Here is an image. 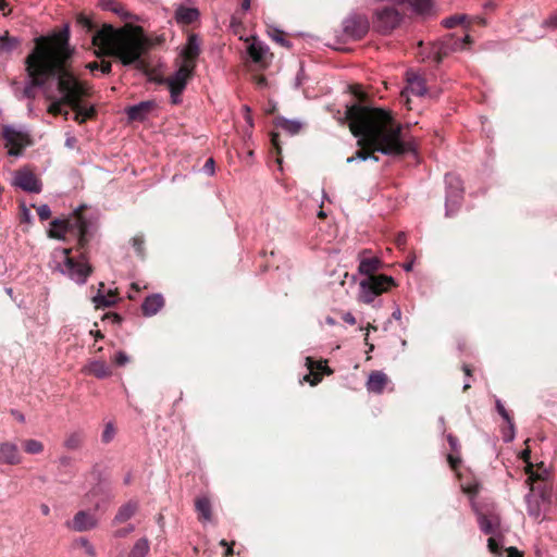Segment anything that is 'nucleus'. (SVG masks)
I'll use <instances>...</instances> for the list:
<instances>
[{
  "instance_id": "12",
  "label": "nucleus",
  "mask_w": 557,
  "mask_h": 557,
  "mask_svg": "<svg viewBox=\"0 0 557 557\" xmlns=\"http://www.w3.org/2000/svg\"><path fill=\"white\" fill-rule=\"evenodd\" d=\"M13 184L27 193L38 194L42 189L40 180L29 170L16 171Z\"/></svg>"
},
{
  "instance_id": "38",
  "label": "nucleus",
  "mask_w": 557,
  "mask_h": 557,
  "mask_svg": "<svg viewBox=\"0 0 557 557\" xmlns=\"http://www.w3.org/2000/svg\"><path fill=\"white\" fill-rule=\"evenodd\" d=\"M525 502L528 505L527 510H528L529 516L537 519L541 515L540 505H539V502L536 499H534V496L532 493H529L525 496Z\"/></svg>"
},
{
  "instance_id": "11",
  "label": "nucleus",
  "mask_w": 557,
  "mask_h": 557,
  "mask_svg": "<svg viewBox=\"0 0 557 557\" xmlns=\"http://www.w3.org/2000/svg\"><path fill=\"white\" fill-rule=\"evenodd\" d=\"M369 20L362 14H350L343 21V32L347 38L359 40L369 30Z\"/></svg>"
},
{
  "instance_id": "52",
  "label": "nucleus",
  "mask_w": 557,
  "mask_h": 557,
  "mask_svg": "<svg viewBox=\"0 0 557 557\" xmlns=\"http://www.w3.org/2000/svg\"><path fill=\"white\" fill-rule=\"evenodd\" d=\"M278 137H280V135L277 133H274V132L271 133V144L277 154L281 153V144H280Z\"/></svg>"
},
{
  "instance_id": "53",
  "label": "nucleus",
  "mask_w": 557,
  "mask_h": 557,
  "mask_svg": "<svg viewBox=\"0 0 557 557\" xmlns=\"http://www.w3.org/2000/svg\"><path fill=\"white\" fill-rule=\"evenodd\" d=\"M487 547H488L490 552L493 553V554H498L499 553V545H498L497 541L494 537H490L487 540Z\"/></svg>"
},
{
  "instance_id": "62",
  "label": "nucleus",
  "mask_w": 557,
  "mask_h": 557,
  "mask_svg": "<svg viewBox=\"0 0 557 557\" xmlns=\"http://www.w3.org/2000/svg\"><path fill=\"white\" fill-rule=\"evenodd\" d=\"M59 463L63 467H69L72 463V458L69 456H62L59 458Z\"/></svg>"
},
{
  "instance_id": "16",
  "label": "nucleus",
  "mask_w": 557,
  "mask_h": 557,
  "mask_svg": "<svg viewBox=\"0 0 557 557\" xmlns=\"http://www.w3.org/2000/svg\"><path fill=\"white\" fill-rule=\"evenodd\" d=\"M199 53L200 40L196 34H190L187 38L186 46L182 50V57L184 58L183 65H189L190 69L195 70Z\"/></svg>"
},
{
  "instance_id": "46",
  "label": "nucleus",
  "mask_w": 557,
  "mask_h": 557,
  "mask_svg": "<svg viewBox=\"0 0 557 557\" xmlns=\"http://www.w3.org/2000/svg\"><path fill=\"white\" fill-rule=\"evenodd\" d=\"M115 434V430L112 423H108L102 432V442L110 443Z\"/></svg>"
},
{
  "instance_id": "24",
  "label": "nucleus",
  "mask_w": 557,
  "mask_h": 557,
  "mask_svg": "<svg viewBox=\"0 0 557 557\" xmlns=\"http://www.w3.org/2000/svg\"><path fill=\"white\" fill-rule=\"evenodd\" d=\"M407 91L414 96H424L426 94L425 81L417 74H408Z\"/></svg>"
},
{
  "instance_id": "31",
  "label": "nucleus",
  "mask_w": 557,
  "mask_h": 557,
  "mask_svg": "<svg viewBox=\"0 0 557 557\" xmlns=\"http://www.w3.org/2000/svg\"><path fill=\"white\" fill-rule=\"evenodd\" d=\"M196 511L203 521H210L212 518L211 503L207 497H199L195 503Z\"/></svg>"
},
{
  "instance_id": "37",
  "label": "nucleus",
  "mask_w": 557,
  "mask_h": 557,
  "mask_svg": "<svg viewBox=\"0 0 557 557\" xmlns=\"http://www.w3.org/2000/svg\"><path fill=\"white\" fill-rule=\"evenodd\" d=\"M92 302L97 309L110 308L115 305V299L113 295L104 296L99 289L97 295L92 297Z\"/></svg>"
},
{
  "instance_id": "33",
  "label": "nucleus",
  "mask_w": 557,
  "mask_h": 557,
  "mask_svg": "<svg viewBox=\"0 0 557 557\" xmlns=\"http://www.w3.org/2000/svg\"><path fill=\"white\" fill-rule=\"evenodd\" d=\"M84 438L85 435L82 431L72 432L66 436L64 447L70 450H76L82 447Z\"/></svg>"
},
{
  "instance_id": "47",
  "label": "nucleus",
  "mask_w": 557,
  "mask_h": 557,
  "mask_svg": "<svg viewBox=\"0 0 557 557\" xmlns=\"http://www.w3.org/2000/svg\"><path fill=\"white\" fill-rule=\"evenodd\" d=\"M116 366L123 367L129 362V357L124 351H117L113 358Z\"/></svg>"
},
{
  "instance_id": "61",
  "label": "nucleus",
  "mask_w": 557,
  "mask_h": 557,
  "mask_svg": "<svg viewBox=\"0 0 557 557\" xmlns=\"http://www.w3.org/2000/svg\"><path fill=\"white\" fill-rule=\"evenodd\" d=\"M395 243L398 247H401L406 244V234L405 233H398L395 239Z\"/></svg>"
},
{
  "instance_id": "8",
  "label": "nucleus",
  "mask_w": 557,
  "mask_h": 557,
  "mask_svg": "<svg viewBox=\"0 0 557 557\" xmlns=\"http://www.w3.org/2000/svg\"><path fill=\"white\" fill-rule=\"evenodd\" d=\"M113 498L114 495L110 483L104 479H99L98 482L85 494V499L96 511L106 510Z\"/></svg>"
},
{
  "instance_id": "36",
  "label": "nucleus",
  "mask_w": 557,
  "mask_h": 557,
  "mask_svg": "<svg viewBox=\"0 0 557 557\" xmlns=\"http://www.w3.org/2000/svg\"><path fill=\"white\" fill-rule=\"evenodd\" d=\"M149 552V542L146 537H141L134 544L131 549L129 557H145Z\"/></svg>"
},
{
  "instance_id": "6",
  "label": "nucleus",
  "mask_w": 557,
  "mask_h": 557,
  "mask_svg": "<svg viewBox=\"0 0 557 557\" xmlns=\"http://www.w3.org/2000/svg\"><path fill=\"white\" fill-rule=\"evenodd\" d=\"M70 248H62L55 251V255L59 253L62 260L57 262L54 270L66 275L75 283L83 285L92 273V268L85 261L70 257Z\"/></svg>"
},
{
  "instance_id": "26",
  "label": "nucleus",
  "mask_w": 557,
  "mask_h": 557,
  "mask_svg": "<svg viewBox=\"0 0 557 557\" xmlns=\"http://www.w3.org/2000/svg\"><path fill=\"white\" fill-rule=\"evenodd\" d=\"M478 523L480 530L484 534H494L499 525V518L497 516H486L484 513H479Z\"/></svg>"
},
{
  "instance_id": "56",
  "label": "nucleus",
  "mask_w": 557,
  "mask_h": 557,
  "mask_svg": "<svg viewBox=\"0 0 557 557\" xmlns=\"http://www.w3.org/2000/svg\"><path fill=\"white\" fill-rule=\"evenodd\" d=\"M447 441L449 443V446H450L451 450L454 453H458L459 451V442H458L457 437H455L454 435L449 434L447 436Z\"/></svg>"
},
{
  "instance_id": "3",
  "label": "nucleus",
  "mask_w": 557,
  "mask_h": 557,
  "mask_svg": "<svg viewBox=\"0 0 557 557\" xmlns=\"http://www.w3.org/2000/svg\"><path fill=\"white\" fill-rule=\"evenodd\" d=\"M91 42L98 47L97 57L110 55L119 59L124 66L134 65L137 70L146 69L144 55L150 47L149 39L141 28L115 29L110 24H104L94 35Z\"/></svg>"
},
{
  "instance_id": "55",
  "label": "nucleus",
  "mask_w": 557,
  "mask_h": 557,
  "mask_svg": "<svg viewBox=\"0 0 557 557\" xmlns=\"http://www.w3.org/2000/svg\"><path fill=\"white\" fill-rule=\"evenodd\" d=\"M203 171L209 174V175H213L214 174V160L213 158H209L205 165H203Z\"/></svg>"
},
{
  "instance_id": "2",
  "label": "nucleus",
  "mask_w": 557,
  "mask_h": 557,
  "mask_svg": "<svg viewBox=\"0 0 557 557\" xmlns=\"http://www.w3.org/2000/svg\"><path fill=\"white\" fill-rule=\"evenodd\" d=\"M71 55L72 50L67 44V35L64 37L60 35L53 39L36 38V46L25 60L29 82L23 89V97L34 99L35 88L39 87L44 89L47 99H52L53 92L47 86V82L50 78H55L59 86L60 77L63 74H70L66 63Z\"/></svg>"
},
{
  "instance_id": "1",
  "label": "nucleus",
  "mask_w": 557,
  "mask_h": 557,
  "mask_svg": "<svg viewBox=\"0 0 557 557\" xmlns=\"http://www.w3.org/2000/svg\"><path fill=\"white\" fill-rule=\"evenodd\" d=\"M344 120L348 122L360 147L354 156L347 158V163L368 159L377 162L375 151L385 156H401L414 151L412 143L403 139L400 124L385 110L354 103L346 107Z\"/></svg>"
},
{
  "instance_id": "54",
  "label": "nucleus",
  "mask_w": 557,
  "mask_h": 557,
  "mask_svg": "<svg viewBox=\"0 0 557 557\" xmlns=\"http://www.w3.org/2000/svg\"><path fill=\"white\" fill-rule=\"evenodd\" d=\"M447 460L453 469H457L461 462L460 457L454 454L448 455Z\"/></svg>"
},
{
  "instance_id": "23",
  "label": "nucleus",
  "mask_w": 557,
  "mask_h": 557,
  "mask_svg": "<svg viewBox=\"0 0 557 557\" xmlns=\"http://www.w3.org/2000/svg\"><path fill=\"white\" fill-rule=\"evenodd\" d=\"M137 510H138V502H136V500L127 502L126 504L122 505L119 508V510L113 519V523L117 524V523L126 522L127 520H129L132 517L135 516Z\"/></svg>"
},
{
  "instance_id": "40",
  "label": "nucleus",
  "mask_w": 557,
  "mask_h": 557,
  "mask_svg": "<svg viewBox=\"0 0 557 557\" xmlns=\"http://www.w3.org/2000/svg\"><path fill=\"white\" fill-rule=\"evenodd\" d=\"M468 16L466 14L453 15L443 21V25L447 28H453L456 25L462 24Z\"/></svg>"
},
{
  "instance_id": "45",
  "label": "nucleus",
  "mask_w": 557,
  "mask_h": 557,
  "mask_svg": "<svg viewBox=\"0 0 557 557\" xmlns=\"http://www.w3.org/2000/svg\"><path fill=\"white\" fill-rule=\"evenodd\" d=\"M496 411L498 414L506 421L510 422L512 421V418L510 417L509 412L506 410L505 406L503 405L500 399H496L495 401Z\"/></svg>"
},
{
  "instance_id": "35",
  "label": "nucleus",
  "mask_w": 557,
  "mask_h": 557,
  "mask_svg": "<svg viewBox=\"0 0 557 557\" xmlns=\"http://www.w3.org/2000/svg\"><path fill=\"white\" fill-rule=\"evenodd\" d=\"M463 49V45L460 38L455 37L453 35L448 36L442 46L443 52L446 54L448 52H456Z\"/></svg>"
},
{
  "instance_id": "64",
  "label": "nucleus",
  "mask_w": 557,
  "mask_h": 557,
  "mask_svg": "<svg viewBox=\"0 0 557 557\" xmlns=\"http://www.w3.org/2000/svg\"><path fill=\"white\" fill-rule=\"evenodd\" d=\"M251 0H240V8L243 11H248L250 9Z\"/></svg>"
},
{
  "instance_id": "49",
  "label": "nucleus",
  "mask_w": 557,
  "mask_h": 557,
  "mask_svg": "<svg viewBox=\"0 0 557 557\" xmlns=\"http://www.w3.org/2000/svg\"><path fill=\"white\" fill-rule=\"evenodd\" d=\"M507 424H508V431H506L504 433V441L506 443H509V442L513 441V438H515V424H513V421L507 422Z\"/></svg>"
},
{
  "instance_id": "17",
  "label": "nucleus",
  "mask_w": 557,
  "mask_h": 557,
  "mask_svg": "<svg viewBox=\"0 0 557 557\" xmlns=\"http://www.w3.org/2000/svg\"><path fill=\"white\" fill-rule=\"evenodd\" d=\"M22 462V456L16 444L0 443V465L15 466Z\"/></svg>"
},
{
  "instance_id": "51",
  "label": "nucleus",
  "mask_w": 557,
  "mask_h": 557,
  "mask_svg": "<svg viewBox=\"0 0 557 557\" xmlns=\"http://www.w3.org/2000/svg\"><path fill=\"white\" fill-rule=\"evenodd\" d=\"M542 25L547 28L557 29V13L543 21Z\"/></svg>"
},
{
  "instance_id": "44",
  "label": "nucleus",
  "mask_w": 557,
  "mask_h": 557,
  "mask_svg": "<svg viewBox=\"0 0 557 557\" xmlns=\"http://www.w3.org/2000/svg\"><path fill=\"white\" fill-rule=\"evenodd\" d=\"M77 24L85 28L87 32H91L96 27L92 20L85 14H79L77 16Z\"/></svg>"
},
{
  "instance_id": "21",
  "label": "nucleus",
  "mask_w": 557,
  "mask_h": 557,
  "mask_svg": "<svg viewBox=\"0 0 557 557\" xmlns=\"http://www.w3.org/2000/svg\"><path fill=\"white\" fill-rule=\"evenodd\" d=\"M154 107L156 103L153 101H141L128 107L126 114L131 121H144Z\"/></svg>"
},
{
  "instance_id": "41",
  "label": "nucleus",
  "mask_w": 557,
  "mask_h": 557,
  "mask_svg": "<svg viewBox=\"0 0 557 557\" xmlns=\"http://www.w3.org/2000/svg\"><path fill=\"white\" fill-rule=\"evenodd\" d=\"M60 95H61L60 99H55V97L53 96V98L51 99L52 102L48 107V112L53 115L61 114L62 113V104H66L63 101V95L62 94H60Z\"/></svg>"
},
{
  "instance_id": "10",
  "label": "nucleus",
  "mask_w": 557,
  "mask_h": 557,
  "mask_svg": "<svg viewBox=\"0 0 557 557\" xmlns=\"http://www.w3.org/2000/svg\"><path fill=\"white\" fill-rule=\"evenodd\" d=\"M403 16L395 8L384 7L374 13L373 25L381 34H389L401 23Z\"/></svg>"
},
{
  "instance_id": "60",
  "label": "nucleus",
  "mask_w": 557,
  "mask_h": 557,
  "mask_svg": "<svg viewBox=\"0 0 557 557\" xmlns=\"http://www.w3.org/2000/svg\"><path fill=\"white\" fill-rule=\"evenodd\" d=\"M507 557H522V554L513 546L506 549Z\"/></svg>"
},
{
  "instance_id": "20",
  "label": "nucleus",
  "mask_w": 557,
  "mask_h": 557,
  "mask_svg": "<svg viewBox=\"0 0 557 557\" xmlns=\"http://www.w3.org/2000/svg\"><path fill=\"white\" fill-rule=\"evenodd\" d=\"M82 372L88 375H94L97 379H107L112 375V370L102 360H90L83 369Z\"/></svg>"
},
{
  "instance_id": "28",
  "label": "nucleus",
  "mask_w": 557,
  "mask_h": 557,
  "mask_svg": "<svg viewBox=\"0 0 557 557\" xmlns=\"http://www.w3.org/2000/svg\"><path fill=\"white\" fill-rule=\"evenodd\" d=\"M99 5L104 11H111L123 20H129L131 13L116 0H99Z\"/></svg>"
},
{
  "instance_id": "39",
  "label": "nucleus",
  "mask_w": 557,
  "mask_h": 557,
  "mask_svg": "<svg viewBox=\"0 0 557 557\" xmlns=\"http://www.w3.org/2000/svg\"><path fill=\"white\" fill-rule=\"evenodd\" d=\"M24 449L27 454L37 455L42 453L44 445L37 440H26L23 443Z\"/></svg>"
},
{
  "instance_id": "22",
  "label": "nucleus",
  "mask_w": 557,
  "mask_h": 557,
  "mask_svg": "<svg viewBox=\"0 0 557 557\" xmlns=\"http://www.w3.org/2000/svg\"><path fill=\"white\" fill-rule=\"evenodd\" d=\"M164 305V299L160 294H153L145 298L141 305V311L145 317L154 315Z\"/></svg>"
},
{
  "instance_id": "58",
  "label": "nucleus",
  "mask_w": 557,
  "mask_h": 557,
  "mask_svg": "<svg viewBox=\"0 0 557 557\" xmlns=\"http://www.w3.org/2000/svg\"><path fill=\"white\" fill-rule=\"evenodd\" d=\"M100 71L103 73V74H109L111 72V69H112V65H111V62L109 61H102L100 63Z\"/></svg>"
},
{
  "instance_id": "43",
  "label": "nucleus",
  "mask_w": 557,
  "mask_h": 557,
  "mask_svg": "<svg viewBox=\"0 0 557 557\" xmlns=\"http://www.w3.org/2000/svg\"><path fill=\"white\" fill-rule=\"evenodd\" d=\"M132 245L139 257H144L145 238L143 235H136L132 238Z\"/></svg>"
},
{
  "instance_id": "25",
  "label": "nucleus",
  "mask_w": 557,
  "mask_h": 557,
  "mask_svg": "<svg viewBox=\"0 0 557 557\" xmlns=\"http://www.w3.org/2000/svg\"><path fill=\"white\" fill-rule=\"evenodd\" d=\"M306 363L310 372L305 375L304 380L310 382L311 385H315L321 381V374L313 372L314 369L331 373V370H329L326 366L322 364V362L315 363L310 357L306 358Z\"/></svg>"
},
{
  "instance_id": "34",
  "label": "nucleus",
  "mask_w": 557,
  "mask_h": 557,
  "mask_svg": "<svg viewBox=\"0 0 557 557\" xmlns=\"http://www.w3.org/2000/svg\"><path fill=\"white\" fill-rule=\"evenodd\" d=\"M267 51L268 48L261 41L257 40L252 41L248 47V53L255 62L262 61Z\"/></svg>"
},
{
  "instance_id": "19",
  "label": "nucleus",
  "mask_w": 557,
  "mask_h": 557,
  "mask_svg": "<svg viewBox=\"0 0 557 557\" xmlns=\"http://www.w3.org/2000/svg\"><path fill=\"white\" fill-rule=\"evenodd\" d=\"M530 458L531 450L527 448L521 453V459L525 462V473L528 474L525 483L530 486L532 492L534 490L533 484L537 481L544 480L547 473L545 470L543 472L534 471L533 465L530 462Z\"/></svg>"
},
{
  "instance_id": "13",
  "label": "nucleus",
  "mask_w": 557,
  "mask_h": 557,
  "mask_svg": "<svg viewBox=\"0 0 557 557\" xmlns=\"http://www.w3.org/2000/svg\"><path fill=\"white\" fill-rule=\"evenodd\" d=\"M446 183L449 189L446 197V215L448 216L460 205L462 187L460 180L455 175H446Z\"/></svg>"
},
{
  "instance_id": "18",
  "label": "nucleus",
  "mask_w": 557,
  "mask_h": 557,
  "mask_svg": "<svg viewBox=\"0 0 557 557\" xmlns=\"http://www.w3.org/2000/svg\"><path fill=\"white\" fill-rule=\"evenodd\" d=\"M388 382L389 379L383 371L375 370L369 374L366 388L369 393L380 395L383 393Z\"/></svg>"
},
{
  "instance_id": "29",
  "label": "nucleus",
  "mask_w": 557,
  "mask_h": 557,
  "mask_svg": "<svg viewBox=\"0 0 557 557\" xmlns=\"http://www.w3.org/2000/svg\"><path fill=\"white\" fill-rule=\"evenodd\" d=\"M73 549H81L87 557H97L95 545L85 536L76 537L72 541Z\"/></svg>"
},
{
  "instance_id": "15",
  "label": "nucleus",
  "mask_w": 557,
  "mask_h": 557,
  "mask_svg": "<svg viewBox=\"0 0 557 557\" xmlns=\"http://www.w3.org/2000/svg\"><path fill=\"white\" fill-rule=\"evenodd\" d=\"M3 138L7 140L8 145L12 146L9 154L18 156L20 149L26 144L27 136L14 126L7 125L3 127Z\"/></svg>"
},
{
  "instance_id": "59",
  "label": "nucleus",
  "mask_w": 557,
  "mask_h": 557,
  "mask_svg": "<svg viewBox=\"0 0 557 557\" xmlns=\"http://www.w3.org/2000/svg\"><path fill=\"white\" fill-rule=\"evenodd\" d=\"M342 318H343V320H344L346 323H348V324H350V325L356 324V318L354 317V314H352L351 312H346V313H344Z\"/></svg>"
},
{
  "instance_id": "14",
  "label": "nucleus",
  "mask_w": 557,
  "mask_h": 557,
  "mask_svg": "<svg viewBox=\"0 0 557 557\" xmlns=\"http://www.w3.org/2000/svg\"><path fill=\"white\" fill-rule=\"evenodd\" d=\"M98 519L86 510L77 511L66 527L75 532H86L96 529Z\"/></svg>"
},
{
  "instance_id": "30",
  "label": "nucleus",
  "mask_w": 557,
  "mask_h": 557,
  "mask_svg": "<svg viewBox=\"0 0 557 557\" xmlns=\"http://www.w3.org/2000/svg\"><path fill=\"white\" fill-rule=\"evenodd\" d=\"M275 126L283 129L290 136L298 134L301 129V123L296 120H287L285 117H277Z\"/></svg>"
},
{
  "instance_id": "48",
  "label": "nucleus",
  "mask_w": 557,
  "mask_h": 557,
  "mask_svg": "<svg viewBox=\"0 0 557 557\" xmlns=\"http://www.w3.org/2000/svg\"><path fill=\"white\" fill-rule=\"evenodd\" d=\"M37 214L41 221H46L51 216V210L48 205H40L37 208Z\"/></svg>"
},
{
  "instance_id": "50",
  "label": "nucleus",
  "mask_w": 557,
  "mask_h": 557,
  "mask_svg": "<svg viewBox=\"0 0 557 557\" xmlns=\"http://www.w3.org/2000/svg\"><path fill=\"white\" fill-rule=\"evenodd\" d=\"M134 529H135L134 525L129 524L126 528H122V529L116 530L113 535L116 539L125 537L126 535L132 533L134 531Z\"/></svg>"
},
{
  "instance_id": "42",
  "label": "nucleus",
  "mask_w": 557,
  "mask_h": 557,
  "mask_svg": "<svg viewBox=\"0 0 557 557\" xmlns=\"http://www.w3.org/2000/svg\"><path fill=\"white\" fill-rule=\"evenodd\" d=\"M270 36L273 40L278 42L281 46L290 48L292 44L284 38V33L281 29L273 28V30L270 33Z\"/></svg>"
},
{
  "instance_id": "5",
  "label": "nucleus",
  "mask_w": 557,
  "mask_h": 557,
  "mask_svg": "<svg viewBox=\"0 0 557 557\" xmlns=\"http://www.w3.org/2000/svg\"><path fill=\"white\" fill-rule=\"evenodd\" d=\"M59 92L63 95V101L75 111L74 120L79 124L95 114L94 108L86 109L81 106V100L87 91L72 73L60 77Z\"/></svg>"
},
{
  "instance_id": "4",
  "label": "nucleus",
  "mask_w": 557,
  "mask_h": 557,
  "mask_svg": "<svg viewBox=\"0 0 557 557\" xmlns=\"http://www.w3.org/2000/svg\"><path fill=\"white\" fill-rule=\"evenodd\" d=\"M366 252L367 250H363L359 255L358 271L360 274L367 275V278L362 280L359 284V299L364 304H371L379 295L395 286V281L389 275H375L374 273L382 268L383 262L377 257L361 258V255Z\"/></svg>"
},
{
  "instance_id": "57",
  "label": "nucleus",
  "mask_w": 557,
  "mask_h": 557,
  "mask_svg": "<svg viewBox=\"0 0 557 557\" xmlns=\"http://www.w3.org/2000/svg\"><path fill=\"white\" fill-rule=\"evenodd\" d=\"M21 209H22L21 220L23 222H30L32 213H30L29 209L24 203L21 206Z\"/></svg>"
},
{
  "instance_id": "32",
  "label": "nucleus",
  "mask_w": 557,
  "mask_h": 557,
  "mask_svg": "<svg viewBox=\"0 0 557 557\" xmlns=\"http://www.w3.org/2000/svg\"><path fill=\"white\" fill-rule=\"evenodd\" d=\"M20 45L21 41L16 37L0 36V55L12 53Z\"/></svg>"
},
{
  "instance_id": "63",
  "label": "nucleus",
  "mask_w": 557,
  "mask_h": 557,
  "mask_svg": "<svg viewBox=\"0 0 557 557\" xmlns=\"http://www.w3.org/2000/svg\"><path fill=\"white\" fill-rule=\"evenodd\" d=\"M302 76H304V70L300 69L297 76H296V81H295V86L296 87H299L302 83Z\"/></svg>"
},
{
  "instance_id": "27",
  "label": "nucleus",
  "mask_w": 557,
  "mask_h": 557,
  "mask_svg": "<svg viewBox=\"0 0 557 557\" xmlns=\"http://www.w3.org/2000/svg\"><path fill=\"white\" fill-rule=\"evenodd\" d=\"M199 17V11L196 8L178 7L175 12V18L181 24H191Z\"/></svg>"
},
{
  "instance_id": "9",
  "label": "nucleus",
  "mask_w": 557,
  "mask_h": 557,
  "mask_svg": "<svg viewBox=\"0 0 557 557\" xmlns=\"http://www.w3.org/2000/svg\"><path fill=\"white\" fill-rule=\"evenodd\" d=\"M194 71L189 65L182 64L177 71L165 78L172 103L177 104L182 101L181 95L186 88L188 81L193 77Z\"/></svg>"
},
{
  "instance_id": "7",
  "label": "nucleus",
  "mask_w": 557,
  "mask_h": 557,
  "mask_svg": "<svg viewBox=\"0 0 557 557\" xmlns=\"http://www.w3.org/2000/svg\"><path fill=\"white\" fill-rule=\"evenodd\" d=\"M89 224L82 216L77 215L73 222L54 219L51 222V228L49 230V236L51 238L64 239L67 232H73L78 237V245L83 248L87 244V233Z\"/></svg>"
}]
</instances>
